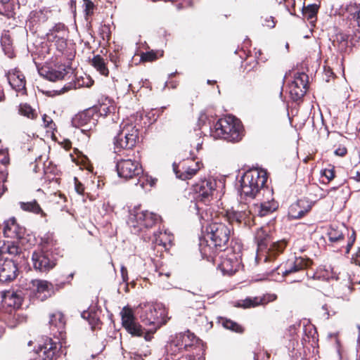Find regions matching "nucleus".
Segmentation results:
<instances>
[{
	"mask_svg": "<svg viewBox=\"0 0 360 360\" xmlns=\"http://www.w3.org/2000/svg\"><path fill=\"white\" fill-rule=\"evenodd\" d=\"M345 232L349 234V231L343 226L340 227L331 226L328 231L330 241L336 243L342 240Z\"/></svg>",
	"mask_w": 360,
	"mask_h": 360,
	"instance_id": "e433bc0d",
	"label": "nucleus"
},
{
	"mask_svg": "<svg viewBox=\"0 0 360 360\" xmlns=\"http://www.w3.org/2000/svg\"><path fill=\"white\" fill-rule=\"evenodd\" d=\"M312 262L309 258L293 257L276 267L278 274L286 276L309 267Z\"/></svg>",
	"mask_w": 360,
	"mask_h": 360,
	"instance_id": "ddd939ff",
	"label": "nucleus"
},
{
	"mask_svg": "<svg viewBox=\"0 0 360 360\" xmlns=\"http://www.w3.org/2000/svg\"><path fill=\"white\" fill-rule=\"evenodd\" d=\"M207 236L215 247H224L229 240L231 225L215 219L207 227Z\"/></svg>",
	"mask_w": 360,
	"mask_h": 360,
	"instance_id": "0eeeda50",
	"label": "nucleus"
},
{
	"mask_svg": "<svg viewBox=\"0 0 360 360\" xmlns=\"http://www.w3.org/2000/svg\"><path fill=\"white\" fill-rule=\"evenodd\" d=\"M20 252V248L13 243H4L0 247V257L5 259V257L13 259Z\"/></svg>",
	"mask_w": 360,
	"mask_h": 360,
	"instance_id": "c756f323",
	"label": "nucleus"
},
{
	"mask_svg": "<svg viewBox=\"0 0 360 360\" xmlns=\"http://www.w3.org/2000/svg\"><path fill=\"white\" fill-rule=\"evenodd\" d=\"M49 324L53 330L55 328L57 331L61 333L65 324L63 315L60 312L53 314L50 316Z\"/></svg>",
	"mask_w": 360,
	"mask_h": 360,
	"instance_id": "c9c22d12",
	"label": "nucleus"
},
{
	"mask_svg": "<svg viewBox=\"0 0 360 360\" xmlns=\"http://www.w3.org/2000/svg\"><path fill=\"white\" fill-rule=\"evenodd\" d=\"M66 30L64 24L57 23L46 33V39L50 42H53L57 50L62 53L67 46Z\"/></svg>",
	"mask_w": 360,
	"mask_h": 360,
	"instance_id": "2eb2a0df",
	"label": "nucleus"
},
{
	"mask_svg": "<svg viewBox=\"0 0 360 360\" xmlns=\"http://www.w3.org/2000/svg\"><path fill=\"white\" fill-rule=\"evenodd\" d=\"M51 12L47 8L38 11H33L29 15L28 24L30 26L34 27L41 25L46 22L51 17Z\"/></svg>",
	"mask_w": 360,
	"mask_h": 360,
	"instance_id": "bb28decb",
	"label": "nucleus"
},
{
	"mask_svg": "<svg viewBox=\"0 0 360 360\" xmlns=\"http://www.w3.org/2000/svg\"><path fill=\"white\" fill-rule=\"evenodd\" d=\"M32 260L34 268L40 272H47L56 265L54 259L50 257V255L43 251L34 252Z\"/></svg>",
	"mask_w": 360,
	"mask_h": 360,
	"instance_id": "a211bd4d",
	"label": "nucleus"
},
{
	"mask_svg": "<svg viewBox=\"0 0 360 360\" xmlns=\"http://www.w3.org/2000/svg\"><path fill=\"white\" fill-rule=\"evenodd\" d=\"M75 190L77 193L82 195L84 193V188L81 183L77 181L76 178H75Z\"/></svg>",
	"mask_w": 360,
	"mask_h": 360,
	"instance_id": "6e6d98bb",
	"label": "nucleus"
},
{
	"mask_svg": "<svg viewBox=\"0 0 360 360\" xmlns=\"http://www.w3.org/2000/svg\"><path fill=\"white\" fill-rule=\"evenodd\" d=\"M337 311L338 309L330 302L323 304L319 311V314L323 319H328L330 316H334Z\"/></svg>",
	"mask_w": 360,
	"mask_h": 360,
	"instance_id": "ea45409f",
	"label": "nucleus"
},
{
	"mask_svg": "<svg viewBox=\"0 0 360 360\" xmlns=\"http://www.w3.org/2000/svg\"><path fill=\"white\" fill-rule=\"evenodd\" d=\"M323 175L326 177L329 181L332 180L335 177L334 171L332 169H326L323 172Z\"/></svg>",
	"mask_w": 360,
	"mask_h": 360,
	"instance_id": "864d4df0",
	"label": "nucleus"
},
{
	"mask_svg": "<svg viewBox=\"0 0 360 360\" xmlns=\"http://www.w3.org/2000/svg\"><path fill=\"white\" fill-rule=\"evenodd\" d=\"M307 202L304 200H299L295 204H292L289 209V214L291 217L298 219L302 217L310 209L309 205H307V207H304V205Z\"/></svg>",
	"mask_w": 360,
	"mask_h": 360,
	"instance_id": "cd10ccee",
	"label": "nucleus"
},
{
	"mask_svg": "<svg viewBox=\"0 0 360 360\" xmlns=\"http://www.w3.org/2000/svg\"><path fill=\"white\" fill-rule=\"evenodd\" d=\"M198 342V339L193 333L187 330L184 333H179L171 340L168 349L171 351L172 355L181 353L183 351H188L193 348Z\"/></svg>",
	"mask_w": 360,
	"mask_h": 360,
	"instance_id": "9d476101",
	"label": "nucleus"
},
{
	"mask_svg": "<svg viewBox=\"0 0 360 360\" xmlns=\"http://www.w3.org/2000/svg\"><path fill=\"white\" fill-rule=\"evenodd\" d=\"M267 173L262 169L254 168L248 170L240 181L239 193L240 198L246 200H252L263 194L264 189H270L265 186Z\"/></svg>",
	"mask_w": 360,
	"mask_h": 360,
	"instance_id": "f257e3e1",
	"label": "nucleus"
},
{
	"mask_svg": "<svg viewBox=\"0 0 360 360\" xmlns=\"http://www.w3.org/2000/svg\"><path fill=\"white\" fill-rule=\"evenodd\" d=\"M138 310L141 321L150 327L148 330V333L155 332L168 320L167 311L160 303L140 304Z\"/></svg>",
	"mask_w": 360,
	"mask_h": 360,
	"instance_id": "f03ea898",
	"label": "nucleus"
},
{
	"mask_svg": "<svg viewBox=\"0 0 360 360\" xmlns=\"http://www.w3.org/2000/svg\"><path fill=\"white\" fill-rule=\"evenodd\" d=\"M20 207L25 212H32L35 214H40L45 217L46 213L42 210L36 200L30 202H20Z\"/></svg>",
	"mask_w": 360,
	"mask_h": 360,
	"instance_id": "72a5a7b5",
	"label": "nucleus"
},
{
	"mask_svg": "<svg viewBox=\"0 0 360 360\" xmlns=\"http://www.w3.org/2000/svg\"><path fill=\"white\" fill-rule=\"evenodd\" d=\"M30 287L37 298L41 301L46 300L53 292L52 284L44 280H32Z\"/></svg>",
	"mask_w": 360,
	"mask_h": 360,
	"instance_id": "aec40b11",
	"label": "nucleus"
},
{
	"mask_svg": "<svg viewBox=\"0 0 360 360\" xmlns=\"http://www.w3.org/2000/svg\"><path fill=\"white\" fill-rule=\"evenodd\" d=\"M98 113L94 109H89L75 115L72 120L73 127H82L83 131L91 130L97 123Z\"/></svg>",
	"mask_w": 360,
	"mask_h": 360,
	"instance_id": "4468645a",
	"label": "nucleus"
},
{
	"mask_svg": "<svg viewBox=\"0 0 360 360\" xmlns=\"http://www.w3.org/2000/svg\"><path fill=\"white\" fill-rule=\"evenodd\" d=\"M82 7L86 18L93 15L95 5L91 0H83Z\"/></svg>",
	"mask_w": 360,
	"mask_h": 360,
	"instance_id": "a18cd8bd",
	"label": "nucleus"
},
{
	"mask_svg": "<svg viewBox=\"0 0 360 360\" xmlns=\"http://www.w3.org/2000/svg\"><path fill=\"white\" fill-rule=\"evenodd\" d=\"M219 323L224 328L231 331L238 333H243L244 332V328L242 326L231 319L221 318Z\"/></svg>",
	"mask_w": 360,
	"mask_h": 360,
	"instance_id": "a19ab883",
	"label": "nucleus"
},
{
	"mask_svg": "<svg viewBox=\"0 0 360 360\" xmlns=\"http://www.w3.org/2000/svg\"><path fill=\"white\" fill-rule=\"evenodd\" d=\"M202 164L199 162H197L194 164L193 166H188L187 167H184V171L179 174V172L176 170V165H173L174 172H175L176 176L182 180L191 179L198 171L200 170Z\"/></svg>",
	"mask_w": 360,
	"mask_h": 360,
	"instance_id": "c85d7f7f",
	"label": "nucleus"
},
{
	"mask_svg": "<svg viewBox=\"0 0 360 360\" xmlns=\"http://www.w3.org/2000/svg\"><path fill=\"white\" fill-rule=\"evenodd\" d=\"M58 344L53 342L51 339H47L42 345H40L38 349L34 352L33 360H52L55 355L58 352Z\"/></svg>",
	"mask_w": 360,
	"mask_h": 360,
	"instance_id": "6ab92c4d",
	"label": "nucleus"
},
{
	"mask_svg": "<svg viewBox=\"0 0 360 360\" xmlns=\"http://www.w3.org/2000/svg\"><path fill=\"white\" fill-rule=\"evenodd\" d=\"M352 179L356 181H360V169L355 172V175L352 176Z\"/></svg>",
	"mask_w": 360,
	"mask_h": 360,
	"instance_id": "680f3d73",
	"label": "nucleus"
},
{
	"mask_svg": "<svg viewBox=\"0 0 360 360\" xmlns=\"http://www.w3.org/2000/svg\"><path fill=\"white\" fill-rule=\"evenodd\" d=\"M196 136L198 137L195 142L192 143L191 146H193L197 150H199L201 149L202 144L203 143L202 139L200 136V132H198L196 134Z\"/></svg>",
	"mask_w": 360,
	"mask_h": 360,
	"instance_id": "603ef678",
	"label": "nucleus"
},
{
	"mask_svg": "<svg viewBox=\"0 0 360 360\" xmlns=\"http://www.w3.org/2000/svg\"><path fill=\"white\" fill-rule=\"evenodd\" d=\"M223 217L230 225L236 222L238 224L251 227L255 224L252 208H250L245 204H241L238 210H227Z\"/></svg>",
	"mask_w": 360,
	"mask_h": 360,
	"instance_id": "6e6552de",
	"label": "nucleus"
},
{
	"mask_svg": "<svg viewBox=\"0 0 360 360\" xmlns=\"http://www.w3.org/2000/svg\"><path fill=\"white\" fill-rule=\"evenodd\" d=\"M269 232L268 227H260L257 230L255 235V240L257 244L258 250H267L268 255L265 256V262L270 259L271 257H274L276 254L282 252L287 245L285 240L272 242Z\"/></svg>",
	"mask_w": 360,
	"mask_h": 360,
	"instance_id": "39448f33",
	"label": "nucleus"
},
{
	"mask_svg": "<svg viewBox=\"0 0 360 360\" xmlns=\"http://www.w3.org/2000/svg\"><path fill=\"white\" fill-rule=\"evenodd\" d=\"M18 112L21 115L27 117L29 119H35L37 112L30 105L27 103H22L19 105Z\"/></svg>",
	"mask_w": 360,
	"mask_h": 360,
	"instance_id": "37998d69",
	"label": "nucleus"
},
{
	"mask_svg": "<svg viewBox=\"0 0 360 360\" xmlns=\"http://www.w3.org/2000/svg\"><path fill=\"white\" fill-rule=\"evenodd\" d=\"M116 169L119 177L125 180L134 179L143 173V169L139 162L131 159L118 160Z\"/></svg>",
	"mask_w": 360,
	"mask_h": 360,
	"instance_id": "9b49d317",
	"label": "nucleus"
},
{
	"mask_svg": "<svg viewBox=\"0 0 360 360\" xmlns=\"http://www.w3.org/2000/svg\"><path fill=\"white\" fill-rule=\"evenodd\" d=\"M18 268L15 261L9 257H0V282H7L15 278Z\"/></svg>",
	"mask_w": 360,
	"mask_h": 360,
	"instance_id": "412c9836",
	"label": "nucleus"
},
{
	"mask_svg": "<svg viewBox=\"0 0 360 360\" xmlns=\"http://www.w3.org/2000/svg\"><path fill=\"white\" fill-rule=\"evenodd\" d=\"M333 46L340 52L346 51L348 46V37L347 34L338 32L332 37Z\"/></svg>",
	"mask_w": 360,
	"mask_h": 360,
	"instance_id": "7c9ffc66",
	"label": "nucleus"
},
{
	"mask_svg": "<svg viewBox=\"0 0 360 360\" xmlns=\"http://www.w3.org/2000/svg\"><path fill=\"white\" fill-rule=\"evenodd\" d=\"M121 274L124 281H127L128 279L127 277V270L125 267L122 266L121 268Z\"/></svg>",
	"mask_w": 360,
	"mask_h": 360,
	"instance_id": "13d9d810",
	"label": "nucleus"
},
{
	"mask_svg": "<svg viewBox=\"0 0 360 360\" xmlns=\"http://www.w3.org/2000/svg\"><path fill=\"white\" fill-rule=\"evenodd\" d=\"M354 262L356 264L360 266V248L356 252V257L354 258Z\"/></svg>",
	"mask_w": 360,
	"mask_h": 360,
	"instance_id": "052dcab7",
	"label": "nucleus"
},
{
	"mask_svg": "<svg viewBox=\"0 0 360 360\" xmlns=\"http://www.w3.org/2000/svg\"><path fill=\"white\" fill-rule=\"evenodd\" d=\"M357 19H358V25L360 27V10L357 13Z\"/></svg>",
	"mask_w": 360,
	"mask_h": 360,
	"instance_id": "69168bd1",
	"label": "nucleus"
},
{
	"mask_svg": "<svg viewBox=\"0 0 360 360\" xmlns=\"http://www.w3.org/2000/svg\"><path fill=\"white\" fill-rule=\"evenodd\" d=\"M4 98V96L3 95H0V102L3 101Z\"/></svg>",
	"mask_w": 360,
	"mask_h": 360,
	"instance_id": "774afa93",
	"label": "nucleus"
},
{
	"mask_svg": "<svg viewBox=\"0 0 360 360\" xmlns=\"http://www.w3.org/2000/svg\"><path fill=\"white\" fill-rule=\"evenodd\" d=\"M91 65L101 75L105 77L108 76L109 70L107 66L105 60L100 55L94 56L91 60Z\"/></svg>",
	"mask_w": 360,
	"mask_h": 360,
	"instance_id": "2f4dec72",
	"label": "nucleus"
},
{
	"mask_svg": "<svg viewBox=\"0 0 360 360\" xmlns=\"http://www.w3.org/2000/svg\"><path fill=\"white\" fill-rule=\"evenodd\" d=\"M7 79L11 86L18 93L26 94L25 78L24 75L17 69L10 70L7 74Z\"/></svg>",
	"mask_w": 360,
	"mask_h": 360,
	"instance_id": "5701e85b",
	"label": "nucleus"
},
{
	"mask_svg": "<svg viewBox=\"0 0 360 360\" xmlns=\"http://www.w3.org/2000/svg\"><path fill=\"white\" fill-rule=\"evenodd\" d=\"M115 110V107L112 104L102 103L100 105L98 115L99 114L101 116H108L111 113H114Z\"/></svg>",
	"mask_w": 360,
	"mask_h": 360,
	"instance_id": "c03bdc74",
	"label": "nucleus"
},
{
	"mask_svg": "<svg viewBox=\"0 0 360 360\" xmlns=\"http://www.w3.org/2000/svg\"><path fill=\"white\" fill-rule=\"evenodd\" d=\"M239 266V262L236 259L225 258L221 262L219 267L224 274L232 275L234 274Z\"/></svg>",
	"mask_w": 360,
	"mask_h": 360,
	"instance_id": "473e14b6",
	"label": "nucleus"
},
{
	"mask_svg": "<svg viewBox=\"0 0 360 360\" xmlns=\"http://www.w3.org/2000/svg\"><path fill=\"white\" fill-rule=\"evenodd\" d=\"M23 293L21 290H9L2 292V302L4 304L18 309L21 307L23 301Z\"/></svg>",
	"mask_w": 360,
	"mask_h": 360,
	"instance_id": "393cba45",
	"label": "nucleus"
},
{
	"mask_svg": "<svg viewBox=\"0 0 360 360\" xmlns=\"http://www.w3.org/2000/svg\"><path fill=\"white\" fill-rule=\"evenodd\" d=\"M9 327L14 328L15 326V324L8 323Z\"/></svg>",
	"mask_w": 360,
	"mask_h": 360,
	"instance_id": "338daca9",
	"label": "nucleus"
},
{
	"mask_svg": "<svg viewBox=\"0 0 360 360\" xmlns=\"http://www.w3.org/2000/svg\"><path fill=\"white\" fill-rule=\"evenodd\" d=\"M157 58V53L153 51L142 53L141 55V60L144 62L153 61Z\"/></svg>",
	"mask_w": 360,
	"mask_h": 360,
	"instance_id": "de8ad7c7",
	"label": "nucleus"
},
{
	"mask_svg": "<svg viewBox=\"0 0 360 360\" xmlns=\"http://www.w3.org/2000/svg\"><path fill=\"white\" fill-rule=\"evenodd\" d=\"M11 0H0V15L8 18L13 17V5Z\"/></svg>",
	"mask_w": 360,
	"mask_h": 360,
	"instance_id": "79ce46f5",
	"label": "nucleus"
},
{
	"mask_svg": "<svg viewBox=\"0 0 360 360\" xmlns=\"http://www.w3.org/2000/svg\"><path fill=\"white\" fill-rule=\"evenodd\" d=\"M24 231V228L16 222L15 217L8 219L4 223V233L8 238H20Z\"/></svg>",
	"mask_w": 360,
	"mask_h": 360,
	"instance_id": "a878e982",
	"label": "nucleus"
},
{
	"mask_svg": "<svg viewBox=\"0 0 360 360\" xmlns=\"http://www.w3.org/2000/svg\"><path fill=\"white\" fill-rule=\"evenodd\" d=\"M172 239L173 236L167 231H159L154 233L152 241L158 245L166 247L167 243H170Z\"/></svg>",
	"mask_w": 360,
	"mask_h": 360,
	"instance_id": "4c0bfd02",
	"label": "nucleus"
},
{
	"mask_svg": "<svg viewBox=\"0 0 360 360\" xmlns=\"http://www.w3.org/2000/svg\"><path fill=\"white\" fill-rule=\"evenodd\" d=\"M276 298L277 296L275 294H266L261 297H249L244 300H239L237 306L244 309L256 307L273 302L276 300Z\"/></svg>",
	"mask_w": 360,
	"mask_h": 360,
	"instance_id": "4be33fe9",
	"label": "nucleus"
},
{
	"mask_svg": "<svg viewBox=\"0 0 360 360\" xmlns=\"http://www.w3.org/2000/svg\"><path fill=\"white\" fill-rule=\"evenodd\" d=\"M13 318L15 319L16 320H18V321H22V318H20L18 314V315L15 314L13 316Z\"/></svg>",
	"mask_w": 360,
	"mask_h": 360,
	"instance_id": "0e129e2a",
	"label": "nucleus"
},
{
	"mask_svg": "<svg viewBox=\"0 0 360 360\" xmlns=\"http://www.w3.org/2000/svg\"><path fill=\"white\" fill-rule=\"evenodd\" d=\"M257 202L252 206L254 216H266L278 208V203L273 198L271 189H264L263 194L257 198Z\"/></svg>",
	"mask_w": 360,
	"mask_h": 360,
	"instance_id": "1a4fd4ad",
	"label": "nucleus"
},
{
	"mask_svg": "<svg viewBox=\"0 0 360 360\" xmlns=\"http://www.w3.org/2000/svg\"><path fill=\"white\" fill-rule=\"evenodd\" d=\"M308 75L304 72H297L294 76V80L289 86L292 98L297 101L302 98L307 92Z\"/></svg>",
	"mask_w": 360,
	"mask_h": 360,
	"instance_id": "dca6fc26",
	"label": "nucleus"
},
{
	"mask_svg": "<svg viewBox=\"0 0 360 360\" xmlns=\"http://www.w3.org/2000/svg\"><path fill=\"white\" fill-rule=\"evenodd\" d=\"M109 60L114 64L115 68L120 65V58L116 53H111L108 56Z\"/></svg>",
	"mask_w": 360,
	"mask_h": 360,
	"instance_id": "8fccbe9b",
	"label": "nucleus"
},
{
	"mask_svg": "<svg viewBox=\"0 0 360 360\" xmlns=\"http://www.w3.org/2000/svg\"><path fill=\"white\" fill-rule=\"evenodd\" d=\"M334 153L336 155L342 157L347 153V149L345 147H339L334 151Z\"/></svg>",
	"mask_w": 360,
	"mask_h": 360,
	"instance_id": "4d7b16f0",
	"label": "nucleus"
},
{
	"mask_svg": "<svg viewBox=\"0 0 360 360\" xmlns=\"http://www.w3.org/2000/svg\"><path fill=\"white\" fill-rule=\"evenodd\" d=\"M135 178H137L136 185H139L142 189H145L148 184H150V186H152V184L148 181V176L143 175V173L139 176H135Z\"/></svg>",
	"mask_w": 360,
	"mask_h": 360,
	"instance_id": "49530a36",
	"label": "nucleus"
},
{
	"mask_svg": "<svg viewBox=\"0 0 360 360\" xmlns=\"http://www.w3.org/2000/svg\"><path fill=\"white\" fill-rule=\"evenodd\" d=\"M68 70H70L64 65H55L54 67L43 68L39 73L47 79L50 81H56L62 79L68 73Z\"/></svg>",
	"mask_w": 360,
	"mask_h": 360,
	"instance_id": "b1692460",
	"label": "nucleus"
},
{
	"mask_svg": "<svg viewBox=\"0 0 360 360\" xmlns=\"http://www.w3.org/2000/svg\"><path fill=\"white\" fill-rule=\"evenodd\" d=\"M139 129L127 119L123 120L120 125V129L114 138L115 150L131 149L135 146L139 139Z\"/></svg>",
	"mask_w": 360,
	"mask_h": 360,
	"instance_id": "20e7f679",
	"label": "nucleus"
},
{
	"mask_svg": "<svg viewBox=\"0 0 360 360\" xmlns=\"http://www.w3.org/2000/svg\"><path fill=\"white\" fill-rule=\"evenodd\" d=\"M43 124L46 128H49L51 129H53V126L54 125L52 119L46 115H44L42 117Z\"/></svg>",
	"mask_w": 360,
	"mask_h": 360,
	"instance_id": "09e8293b",
	"label": "nucleus"
},
{
	"mask_svg": "<svg viewBox=\"0 0 360 360\" xmlns=\"http://www.w3.org/2000/svg\"><path fill=\"white\" fill-rule=\"evenodd\" d=\"M214 136L227 141L237 142L242 139L243 126L239 120L229 115L219 119L214 125Z\"/></svg>",
	"mask_w": 360,
	"mask_h": 360,
	"instance_id": "7ed1b4c3",
	"label": "nucleus"
},
{
	"mask_svg": "<svg viewBox=\"0 0 360 360\" xmlns=\"http://www.w3.org/2000/svg\"><path fill=\"white\" fill-rule=\"evenodd\" d=\"M159 219L158 214L143 210L140 206H135L130 210L127 223L132 231L139 233L144 228L153 226Z\"/></svg>",
	"mask_w": 360,
	"mask_h": 360,
	"instance_id": "423d86ee",
	"label": "nucleus"
},
{
	"mask_svg": "<svg viewBox=\"0 0 360 360\" xmlns=\"http://www.w3.org/2000/svg\"><path fill=\"white\" fill-rule=\"evenodd\" d=\"M1 44L5 54L10 58L14 56L13 40L8 32H4L1 38Z\"/></svg>",
	"mask_w": 360,
	"mask_h": 360,
	"instance_id": "f704fd0d",
	"label": "nucleus"
},
{
	"mask_svg": "<svg viewBox=\"0 0 360 360\" xmlns=\"http://www.w3.org/2000/svg\"><path fill=\"white\" fill-rule=\"evenodd\" d=\"M9 158L6 155L0 160V162L4 165H7L9 163Z\"/></svg>",
	"mask_w": 360,
	"mask_h": 360,
	"instance_id": "bf43d9fd",
	"label": "nucleus"
},
{
	"mask_svg": "<svg viewBox=\"0 0 360 360\" xmlns=\"http://www.w3.org/2000/svg\"><path fill=\"white\" fill-rule=\"evenodd\" d=\"M276 22H274V18L271 16L266 17L262 23L263 26L267 27L269 28H274Z\"/></svg>",
	"mask_w": 360,
	"mask_h": 360,
	"instance_id": "3c124183",
	"label": "nucleus"
},
{
	"mask_svg": "<svg viewBox=\"0 0 360 360\" xmlns=\"http://www.w3.org/2000/svg\"><path fill=\"white\" fill-rule=\"evenodd\" d=\"M217 180L209 177L200 180L193 186V191L196 194V199L199 202L206 204L212 199L217 188Z\"/></svg>",
	"mask_w": 360,
	"mask_h": 360,
	"instance_id": "f8f14e48",
	"label": "nucleus"
},
{
	"mask_svg": "<svg viewBox=\"0 0 360 360\" xmlns=\"http://www.w3.org/2000/svg\"><path fill=\"white\" fill-rule=\"evenodd\" d=\"M319 7L316 4H310L302 9V15L309 23H314L316 20V14Z\"/></svg>",
	"mask_w": 360,
	"mask_h": 360,
	"instance_id": "58836bf2",
	"label": "nucleus"
},
{
	"mask_svg": "<svg viewBox=\"0 0 360 360\" xmlns=\"http://www.w3.org/2000/svg\"><path fill=\"white\" fill-rule=\"evenodd\" d=\"M355 239H356L355 232L354 231H352V234L349 236V240H348V243L347 245V253H348L349 252V250L352 248V246L353 245V244L355 241Z\"/></svg>",
	"mask_w": 360,
	"mask_h": 360,
	"instance_id": "5fc2aeb1",
	"label": "nucleus"
},
{
	"mask_svg": "<svg viewBox=\"0 0 360 360\" xmlns=\"http://www.w3.org/2000/svg\"><path fill=\"white\" fill-rule=\"evenodd\" d=\"M122 323L128 333L134 336H141L144 330L141 326L135 321L133 311L127 307H124L120 312Z\"/></svg>",
	"mask_w": 360,
	"mask_h": 360,
	"instance_id": "f3484780",
	"label": "nucleus"
},
{
	"mask_svg": "<svg viewBox=\"0 0 360 360\" xmlns=\"http://www.w3.org/2000/svg\"><path fill=\"white\" fill-rule=\"evenodd\" d=\"M195 208L198 210V212H200V210H200V208H199V205H198V204H197V203H196V204H195ZM198 214H200V218H201V219H205V220H208V219H205V217H203V216H202L200 212H198Z\"/></svg>",
	"mask_w": 360,
	"mask_h": 360,
	"instance_id": "e2e57ef3",
	"label": "nucleus"
}]
</instances>
